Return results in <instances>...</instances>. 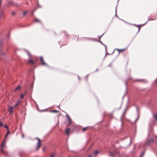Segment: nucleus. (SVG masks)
<instances>
[{"mask_svg": "<svg viewBox=\"0 0 157 157\" xmlns=\"http://www.w3.org/2000/svg\"><path fill=\"white\" fill-rule=\"evenodd\" d=\"M36 139L38 140L37 143V147L36 148V150H38L41 146V141L38 138H36Z\"/></svg>", "mask_w": 157, "mask_h": 157, "instance_id": "obj_1", "label": "nucleus"}, {"mask_svg": "<svg viewBox=\"0 0 157 157\" xmlns=\"http://www.w3.org/2000/svg\"><path fill=\"white\" fill-rule=\"evenodd\" d=\"M5 143L4 141H3L2 142V143L1 144V151L2 153L5 154H6V152H5L2 149V148H4L5 147Z\"/></svg>", "mask_w": 157, "mask_h": 157, "instance_id": "obj_2", "label": "nucleus"}, {"mask_svg": "<svg viewBox=\"0 0 157 157\" xmlns=\"http://www.w3.org/2000/svg\"><path fill=\"white\" fill-rule=\"evenodd\" d=\"M13 107L11 106H9V107L8 109V110L10 114H12L13 113Z\"/></svg>", "mask_w": 157, "mask_h": 157, "instance_id": "obj_3", "label": "nucleus"}, {"mask_svg": "<svg viewBox=\"0 0 157 157\" xmlns=\"http://www.w3.org/2000/svg\"><path fill=\"white\" fill-rule=\"evenodd\" d=\"M154 140L153 139H151L148 141H147L146 142V145H149L150 144L154 143Z\"/></svg>", "mask_w": 157, "mask_h": 157, "instance_id": "obj_4", "label": "nucleus"}, {"mask_svg": "<svg viewBox=\"0 0 157 157\" xmlns=\"http://www.w3.org/2000/svg\"><path fill=\"white\" fill-rule=\"evenodd\" d=\"M40 59L42 65H47V64L44 62L42 57H40Z\"/></svg>", "mask_w": 157, "mask_h": 157, "instance_id": "obj_5", "label": "nucleus"}, {"mask_svg": "<svg viewBox=\"0 0 157 157\" xmlns=\"http://www.w3.org/2000/svg\"><path fill=\"white\" fill-rule=\"evenodd\" d=\"M70 128H67L66 129L65 131V133L66 135L69 136V132H70Z\"/></svg>", "mask_w": 157, "mask_h": 157, "instance_id": "obj_6", "label": "nucleus"}, {"mask_svg": "<svg viewBox=\"0 0 157 157\" xmlns=\"http://www.w3.org/2000/svg\"><path fill=\"white\" fill-rule=\"evenodd\" d=\"M21 102V101L20 99H18L16 102V104L14 106V107L17 106Z\"/></svg>", "mask_w": 157, "mask_h": 157, "instance_id": "obj_7", "label": "nucleus"}, {"mask_svg": "<svg viewBox=\"0 0 157 157\" xmlns=\"http://www.w3.org/2000/svg\"><path fill=\"white\" fill-rule=\"evenodd\" d=\"M33 21L35 22L41 23V21L40 20L36 18L34 19L33 20Z\"/></svg>", "mask_w": 157, "mask_h": 157, "instance_id": "obj_8", "label": "nucleus"}, {"mask_svg": "<svg viewBox=\"0 0 157 157\" xmlns=\"http://www.w3.org/2000/svg\"><path fill=\"white\" fill-rule=\"evenodd\" d=\"M125 49L124 48L123 49H116V50H117L119 52H123L125 50Z\"/></svg>", "mask_w": 157, "mask_h": 157, "instance_id": "obj_9", "label": "nucleus"}, {"mask_svg": "<svg viewBox=\"0 0 157 157\" xmlns=\"http://www.w3.org/2000/svg\"><path fill=\"white\" fill-rule=\"evenodd\" d=\"M67 121L69 122V123L70 124L71 123V119L70 117L67 115Z\"/></svg>", "mask_w": 157, "mask_h": 157, "instance_id": "obj_10", "label": "nucleus"}, {"mask_svg": "<svg viewBox=\"0 0 157 157\" xmlns=\"http://www.w3.org/2000/svg\"><path fill=\"white\" fill-rule=\"evenodd\" d=\"M29 63L32 64H35L34 62L31 59H29Z\"/></svg>", "mask_w": 157, "mask_h": 157, "instance_id": "obj_11", "label": "nucleus"}, {"mask_svg": "<svg viewBox=\"0 0 157 157\" xmlns=\"http://www.w3.org/2000/svg\"><path fill=\"white\" fill-rule=\"evenodd\" d=\"M88 128V127H85V128H83L82 129V131L83 132H84L85 131H86V130H87Z\"/></svg>", "mask_w": 157, "mask_h": 157, "instance_id": "obj_12", "label": "nucleus"}, {"mask_svg": "<svg viewBox=\"0 0 157 157\" xmlns=\"http://www.w3.org/2000/svg\"><path fill=\"white\" fill-rule=\"evenodd\" d=\"M93 153L94 155H96L99 153V151L97 150H96L94 151Z\"/></svg>", "mask_w": 157, "mask_h": 157, "instance_id": "obj_13", "label": "nucleus"}, {"mask_svg": "<svg viewBox=\"0 0 157 157\" xmlns=\"http://www.w3.org/2000/svg\"><path fill=\"white\" fill-rule=\"evenodd\" d=\"M4 53L3 51H1V52L0 57L2 56H4Z\"/></svg>", "mask_w": 157, "mask_h": 157, "instance_id": "obj_14", "label": "nucleus"}, {"mask_svg": "<svg viewBox=\"0 0 157 157\" xmlns=\"http://www.w3.org/2000/svg\"><path fill=\"white\" fill-rule=\"evenodd\" d=\"M21 89V87L20 86H18L15 89V91H17Z\"/></svg>", "mask_w": 157, "mask_h": 157, "instance_id": "obj_15", "label": "nucleus"}, {"mask_svg": "<svg viewBox=\"0 0 157 157\" xmlns=\"http://www.w3.org/2000/svg\"><path fill=\"white\" fill-rule=\"evenodd\" d=\"M55 153H53L51 154L50 157H55Z\"/></svg>", "mask_w": 157, "mask_h": 157, "instance_id": "obj_16", "label": "nucleus"}, {"mask_svg": "<svg viewBox=\"0 0 157 157\" xmlns=\"http://www.w3.org/2000/svg\"><path fill=\"white\" fill-rule=\"evenodd\" d=\"M28 13V11H25L23 13V16H25Z\"/></svg>", "mask_w": 157, "mask_h": 157, "instance_id": "obj_17", "label": "nucleus"}, {"mask_svg": "<svg viewBox=\"0 0 157 157\" xmlns=\"http://www.w3.org/2000/svg\"><path fill=\"white\" fill-rule=\"evenodd\" d=\"M145 153V151H143L141 153V155L140 157H143Z\"/></svg>", "mask_w": 157, "mask_h": 157, "instance_id": "obj_18", "label": "nucleus"}, {"mask_svg": "<svg viewBox=\"0 0 157 157\" xmlns=\"http://www.w3.org/2000/svg\"><path fill=\"white\" fill-rule=\"evenodd\" d=\"M110 155H111V156L112 157H113L114 156V154L112 152H110Z\"/></svg>", "mask_w": 157, "mask_h": 157, "instance_id": "obj_19", "label": "nucleus"}, {"mask_svg": "<svg viewBox=\"0 0 157 157\" xmlns=\"http://www.w3.org/2000/svg\"><path fill=\"white\" fill-rule=\"evenodd\" d=\"M154 118L156 120H157V115L156 114H154Z\"/></svg>", "mask_w": 157, "mask_h": 157, "instance_id": "obj_20", "label": "nucleus"}, {"mask_svg": "<svg viewBox=\"0 0 157 157\" xmlns=\"http://www.w3.org/2000/svg\"><path fill=\"white\" fill-rule=\"evenodd\" d=\"M52 113H58V111H57V110H52Z\"/></svg>", "mask_w": 157, "mask_h": 157, "instance_id": "obj_21", "label": "nucleus"}, {"mask_svg": "<svg viewBox=\"0 0 157 157\" xmlns=\"http://www.w3.org/2000/svg\"><path fill=\"white\" fill-rule=\"evenodd\" d=\"M15 12L14 11H13L12 13V16H14L15 15Z\"/></svg>", "mask_w": 157, "mask_h": 157, "instance_id": "obj_22", "label": "nucleus"}, {"mask_svg": "<svg viewBox=\"0 0 157 157\" xmlns=\"http://www.w3.org/2000/svg\"><path fill=\"white\" fill-rule=\"evenodd\" d=\"M3 12H2L1 13H0V19H1V17L3 15Z\"/></svg>", "mask_w": 157, "mask_h": 157, "instance_id": "obj_23", "label": "nucleus"}, {"mask_svg": "<svg viewBox=\"0 0 157 157\" xmlns=\"http://www.w3.org/2000/svg\"><path fill=\"white\" fill-rule=\"evenodd\" d=\"M10 132L9 131V130H8L7 131V134L5 136V137H6L7 136V135L8 134H10Z\"/></svg>", "mask_w": 157, "mask_h": 157, "instance_id": "obj_24", "label": "nucleus"}, {"mask_svg": "<svg viewBox=\"0 0 157 157\" xmlns=\"http://www.w3.org/2000/svg\"><path fill=\"white\" fill-rule=\"evenodd\" d=\"M3 125V123L0 121V127L2 126Z\"/></svg>", "mask_w": 157, "mask_h": 157, "instance_id": "obj_25", "label": "nucleus"}, {"mask_svg": "<svg viewBox=\"0 0 157 157\" xmlns=\"http://www.w3.org/2000/svg\"><path fill=\"white\" fill-rule=\"evenodd\" d=\"M4 127L6 128V129H8V126L6 125H4Z\"/></svg>", "mask_w": 157, "mask_h": 157, "instance_id": "obj_26", "label": "nucleus"}, {"mask_svg": "<svg viewBox=\"0 0 157 157\" xmlns=\"http://www.w3.org/2000/svg\"><path fill=\"white\" fill-rule=\"evenodd\" d=\"M46 149V147H44L42 149L43 151H44Z\"/></svg>", "mask_w": 157, "mask_h": 157, "instance_id": "obj_27", "label": "nucleus"}, {"mask_svg": "<svg viewBox=\"0 0 157 157\" xmlns=\"http://www.w3.org/2000/svg\"><path fill=\"white\" fill-rule=\"evenodd\" d=\"M23 97H24V95L23 94H22L21 95V98H23Z\"/></svg>", "mask_w": 157, "mask_h": 157, "instance_id": "obj_28", "label": "nucleus"}, {"mask_svg": "<svg viewBox=\"0 0 157 157\" xmlns=\"http://www.w3.org/2000/svg\"><path fill=\"white\" fill-rule=\"evenodd\" d=\"M35 10H34V11H33L32 12V15H33V13H34V12L35 11Z\"/></svg>", "mask_w": 157, "mask_h": 157, "instance_id": "obj_29", "label": "nucleus"}, {"mask_svg": "<svg viewBox=\"0 0 157 157\" xmlns=\"http://www.w3.org/2000/svg\"><path fill=\"white\" fill-rule=\"evenodd\" d=\"M155 14L156 15L157 14V10H156L155 12Z\"/></svg>", "mask_w": 157, "mask_h": 157, "instance_id": "obj_30", "label": "nucleus"}, {"mask_svg": "<svg viewBox=\"0 0 157 157\" xmlns=\"http://www.w3.org/2000/svg\"><path fill=\"white\" fill-rule=\"evenodd\" d=\"M88 76H89V75H87V76H86V78H87L88 77Z\"/></svg>", "mask_w": 157, "mask_h": 157, "instance_id": "obj_31", "label": "nucleus"}, {"mask_svg": "<svg viewBox=\"0 0 157 157\" xmlns=\"http://www.w3.org/2000/svg\"><path fill=\"white\" fill-rule=\"evenodd\" d=\"M89 157H92V156H91V155H90L89 156Z\"/></svg>", "mask_w": 157, "mask_h": 157, "instance_id": "obj_32", "label": "nucleus"}, {"mask_svg": "<svg viewBox=\"0 0 157 157\" xmlns=\"http://www.w3.org/2000/svg\"><path fill=\"white\" fill-rule=\"evenodd\" d=\"M155 82H157V78L155 80Z\"/></svg>", "mask_w": 157, "mask_h": 157, "instance_id": "obj_33", "label": "nucleus"}, {"mask_svg": "<svg viewBox=\"0 0 157 157\" xmlns=\"http://www.w3.org/2000/svg\"><path fill=\"white\" fill-rule=\"evenodd\" d=\"M140 81H142V80H140Z\"/></svg>", "mask_w": 157, "mask_h": 157, "instance_id": "obj_34", "label": "nucleus"}, {"mask_svg": "<svg viewBox=\"0 0 157 157\" xmlns=\"http://www.w3.org/2000/svg\"><path fill=\"white\" fill-rule=\"evenodd\" d=\"M101 36H100L99 37H100V38L101 37Z\"/></svg>", "mask_w": 157, "mask_h": 157, "instance_id": "obj_35", "label": "nucleus"}]
</instances>
